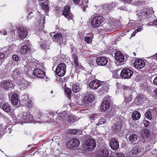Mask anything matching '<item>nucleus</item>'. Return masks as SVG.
Instances as JSON below:
<instances>
[{"mask_svg": "<svg viewBox=\"0 0 157 157\" xmlns=\"http://www.w3.org/2000/svg\"><path fill=\"white\" fill-rule=\"evenodd\" d=\"M94 99V96L92 94H86L84 98V103L90 102L92 101Z\"/></svg>", "mask_w": 157, "mask_h": 157, "instance_id": "nucleus-25", "label": "nucleus"}, {"mask_svg": "<svg viewBox=\"0 0 157 157\" xmlns=\"http://www.w3.org/2000/svg\"><path fill=\"white\" fill-rule=\"evenodd\" d=\"M145 116L149 120L152 119L151 114L150 111H148L145 113Z\"/></svg>", "mask_w": 157, "mask_h": 157, "instance_id": "nucleus-39", "label": "nucleus"}, {"mask_svg": "<svg viewBox=\"0 0 157 157\" xmlns=\"http://www.w3.org/2000/svg\"><path fill=\"white\" fill-rule=\"evenodd\" d=\"M17 81L20 89L21 90L24 89L29 84V82L25 80L22 77L17 79Z\"/></svg>", "mask_w": 157, "mask_h": 157, "instance_id": "nucleus-10", "label": "nucleus"}, {"mask_svg": "<svg viewBox=\"0 0 157 157\" xmlns=\"http://www.w3.org/2000/svg\"><path fill=\"white\" fill-rule=\"evenodd\" d=\"M122 1L125 2L130 3L132 2V0H122Z\"/></svg>", "mask_w": 157, "mask_h": 157, "instance_id": "nucleus-61", "label": "nucleus"}, {"mask_svg": "<svg viewBox=\"0 0 157 157\" xmlns=\"http://www.w3.org/2000/svg\"><path fill=\"white\" fill-rule=\"evenodd\" d=\"M48 1L47 0L46 1L45 3H42L41 4V5L42 6L43 9L45 10H47L49 9L48 6Z\"/></svg>", "mask_w": 157, "mask_h": 157, "instance_id": "nucleus-36", "label": "nucleus"}, {"mask_svg": "<svg viewBox=\"0 0 157 157\" xmlns=\"http://www.w3.org/2000/svg\"><path fill=\"white\" fill-rule=\"evenodd\" d=\"M32 13H33L32 12H31L29 14V15L28 16V20L30 19L32 17V16L31 15V14Z\"/></svg>", "mask_w": 157, "mask_h": 157, "instance_id": "nucleus-55", "label": "nucleus"}, {"mask_svg": "<svg viewBox=\"0 0 157 157\" xmlns=\"http://www.w3.org/2000/svg\"><path fill=\"white\" fill-rule=\"evenodd\" d=\"M141 135L144 138H148L150 135V131L147 129H144L142 132Z\"/></svg>", "mask_w": 157, "mask_h": 157, "instance_id": "nucleus-28", "label": "nucleus"}, {"mask_svg": "<svg viewBox=\"0 0 157 157\" xmlns=\"http://www.w3.org/2000/svg\"><path fill=\"white\" fill-rule=\"evenodd\" d=\"M108 29H114V25H109V27L107 28Z\"/></svg>", "mask_w": 157, "mask_h": 157, "instance_id": "nucleus-54", "label": "nucleus"}, {"mask_svg": "<svg viewBox=\"0 0 157 157\" xmlns=\"http://www.w3.org/2000/svg\"><path fill=\"white\" fill-rule=\"evenodd\" d=\"M3 110L7 113H10L11 109L10 105L7 103H4L2 106Z\"/></svg>", "mask_w": 157, "mask_h": 157, "instance_id": "nucleus-31", "label": "nucleus"}, {"mask_svg": "<svg viewBox=\"0 0 157 157\" xmlns=\"http://www.w3.org/2000/svg\"><path fill=\"white\" fill-rule=\"evenodd\" d=\"M133 73L132 70L129 69L124 68L122 70L120 75L123 79H129L132 76Z\"/></svg>", "mask_w": 157, "mask_h": 157, "instance_id": "nucleus-7", "label": "nucleus"}, {"mask_svg": "<svg viewBox=\"0 0 157 157\" xmlns=\"http://www.w3.org/2000/svg\"><path fill=\"white\" fill-rule=\"evenodd\" d=\"M133 4L134 5H139L141 4V2H136L133 3Z\"/></svg>", "mask_w": 157, "mask_h": 157, "instance_id": "nucleus-58", "label": "nucleus"}, {"mask_svg": "<svg viewBox=\"0 0 157 157\" xmlns=\"http://www.w3.org/2000/svg\"><path fill=\"white\" fill-rule=\"evenodd\" d=\"M22 58H23V59L27 63H28V60H28V62H29V58L28 57V56H27V57H23Z\"/></svg>", "mask_w": 157, "mask_h": 157, "instance_id": "nucleus-47", "label": "nucleus"}, {"mask_svg": "<svg viewBox=\"0 0 157 157\" xmlns=\"http://www.w3.org/2000/svg\"><path fill=\"white\" fill-rule=\"evenodd\" d=\"M153 58H155V59L157 60V53L156 55L154 56Z\"/></svg>", "mask_w": 157, "mask_h": 157, "instance_id": "nucleus-63", "label": "nucleus"}, {"mask_svg": "<svg viewBox=\"0 0 157 157\" xmlns=\"http://www.w3.org/2000/svg\"><path fill=\"white\" fill-rule=\"evenodd\" d=\"M51 36L53 37L54 40L59 43L60 45L65 44V41L63 40V37L61 33H51Z\"/></svg>", "mask_w": 157, "mask_h": 157, "instance_id": "nucleus-5", "label": "nucleus"}, {"mask_svg": "<svg viewBox=\"0 0 157 157\" xmlns=\"http://www.w3.org/2000/svg\"><path fill=\"white\" fill-rule=\"evenodd\" d=\"M80 143L79 141L77 139L73 138L67 141V146L68 148L73 149L78 147Z\"/></svg>", "mask_w": 157, "mask_h": 157, "instance_id": "nucleus-6", "label": "nucleus"}, {"mask_svg": "<svg viewBox=\"0 0 157 157\" xmlns=\"http://www.w3.org/2000/svg\"><path fill=\"white\" fill-rule=\"evenodd\" d=\"M18 35L20 38L24 39L28 35V32L27 29L22 27L19 28L18 30Z\"/></svg>", "mask_w": 157, "mask_h": 157, "instance_id": "nucleus-11", "label": "nucleus"}, {"mask_svg": "<svg viewBox=\"0 0 157 157\" xmlns=\"http://www.w3.org/2000/svg\"><path fill=\"white\" fill-rule=\"evenodd\" d=\"M63 14L68 19H72L73 15L70 11V7L68 6L65 7L63 10Z\"/></svg>", "mask_w": 157, "mask_h": 157, "instance_id": "nucleus-14", "label": "nucleus"}, {"mask_svg": "<svg viewBox=\"0 0 157 157\" xmlns=\"http://www.w3.org/2000/svg\"><path fill=\"white\" fill-rule=\"evenodd\" d=\"M104 19L102 16L98 15L94 16L91 22V25L94 28L98 27L104 21Z\"/></svg>", "mask_w": 157, "mask_h": 157, "instance_id": "nucleus-3", "label": "nucleus"}, {"mask_svg": "<svg viewBox=\"0 0 157 157\" xmlns=\"http://www.w3.org/2000/svg\"><path fill=\"white\" fill-rule=\"evenodd\" d=\"M72 89L74 93H77L81 90L82 89V86L79 84L75 83L73 85Z\"/></svg>", "mask_w": 157, "mask_h": 157, "instance_id": "nucleus-27", "label": "nucleus"}, {"mask_svg": "<svg viewBox=\"0 0 157 157\" xmlns=\"http://www.w3.org/2000/svg\"><path fill=\"white\" fill-rule=\"evenodd\" d=\"M71 132L73 134H76L78 132V130L74 129H72L70 130Z\"/></svg>", "mask_w": 157, "mask_h": 157, "instance_id": "nucleus-45", "label": "nucleus"}, {"mask_svg": "<svg viewBox=\"0 0 157 157\" xmlns=\"http://www.w3.org/2000/svg\"><path fill=\"white\" fill-rule=\"evenodd\" d=\"M1 33L4 35H6L7 34V32L5 30H2L1 32Z\"/></svg>", "mask_w": 157, "mask_h": 157, "instance_id": "nucleus-59", "label": "nucleus"}, {"mask_svg": "<svg viewBox=\"0 0 157 157\" xmlns=\"http://www.w3.org/2000/svg\"><path fill=\"white\" fill-rule=\"evenodd\" d=\"M117 155L118 157H124V155L121 153H117Z\"/></svg>", "mask_w": 157, "mask_h": 157, "instance_id": "nucleus-50", "label": "nucleus"}, {"mask_svg": "<svg viewBox=\"0 0 157 157\" xmlns=\"http://www.w3.org/2000/svg\"><path fill=\"white\" fill-rule=\"evenodd\" d=\"M115 3L112 2L111 4L109 5V6L110 7V8L112 9V7L115 6Z\"/></svg>", "mask_w": 157, "mask_h": 157, "instance_id": "nucleus-52", "label": "nucleus"}, {"mask_svg": "<svg viewBox=\"0 0 157 157\" xmlns=\"http://www.w3.org/2000/svg\"><path fill=\"white\" fill-rule=\"evenodd\" d=\"M106 122L105 119L103 117H101L99 120L98 123H96V125L97 126H100L105 124Z\"/></svg>", "mask_w": 157, "mask_h": 157, "instance_id": "nucleus-35", "label": "nucleus"}, {"mask_svg": "<svg viewBox=\"0 0 157 157\" xmlns=\"http://www.w3.org/2000/svg\"><path fill=\"white\" fill-rule=\"evenodd\" d=\"M143 30V28L142 26H140L139 27V28L136 29V31L137 32H140Z\"/></svg>", "mask_w": 157, "mask_h": 157, "instance_id": "nucleus-46", "label": "nucleus"}, {"mask_svg": "<svg viewBox=\"0 0 157 157\" xmlns=\"http://www.w3.org/2000/svg\"><path fill=\"white\" fill-rule=\"evenodd\" d=\"M140 151L141 149L140 148V147L138 146H136L133 147L130 151L129 155L131 156L135 155H137L138 153Z\"/></svg>", "mask_w": 157, "mask_h": 157, "instance_id": "nucleus-22", "label": "nucleus"}, {"mask_svg": "<svg viewBox=\"0 0 157 157\" xmlns=\"http://www.w3.org/2000/svg\"><path fill=\"white\" fill-rule=\"evenodd\" d=\"M66 66L63 63H61L57 66L55 71L56 74L59 77L63 76L66 72Z\"/></svg>", "mask_w": 157, "mask_h": 157, "instance_id": "nucleus-4", "label": "nucleus"}, {"mask_svg": "<svg viewBox=\"0 0 157 157\" xmlns=\"http://www.w3.org/2000/svg\"><path fill=\"white\" fill-rule=\"evenodd\" d=\"M68 121L70 123H73L76 120L75 117L73 116H71L70 117H68Z\"/></svg>", "mask_w": 157, "mask_h": 157, "instance_id": "nucleus-38", "label": "nucleus"}, {"mask_svg": "<svg viewBox=\"0 0 157 157\" xmlns=\"http://www.w3.org/2000/svg\"><path fill=\"white\" fill-rule=\"evenodd\" d=\"M23 102L26 106L31 107V100L29 98L28 95L24 94L22 96Z\"/></svg>", "mask_w": 157, "mask_h": 157, "instance_id": "nucleus-19", "label": "nucleus"}, {"mask_svg": "<svg viewBox=\"0 0 157 157\" xmlns=\"http://www.w3.org/2000/svg\"><path fill=\"white\" fill-rule=\"evenodd\" d=\"M152 23L154 24V25H155L157 27V19L154 20L152 22Z\"/></svg>", "mask_w": 157, "mask_h": 157, "instance_id": "nucleus-53", "label": "nucleus"}, {"mask_svg": "<svg viewBox=\"0 0 157 157\" xmlns=\"http://www.w3.org/2000/svg\"><path fill=\"white\" fill-rule=\"evenodd\" d=\"M96 146V142L93 139H89L85 141L84 142V146L86 151L91 154L93 150L94 149Z\"/></svg>", "mask_w": 157, "mask_h": 157, "instance_id": "nucleus-2", "label": "nucleus"}, {"mask_svg": "<svg viewBox=\"0 0 157 157\" xmlns=\"http://www.w3.org/2000/svg\"><path fill=\"white\" fill-rule=\"evenodd\" d=\"M85 41L87 44H90L92 42V40L91 37L88 36L86 37L85 38Z\"/></svg>", "mask_w": 157, "mask_h": 157, "instance_id": "nucleus-41", "label": "nucleus"}, {"mask_svg": "<svg viewBox=\"0 0 157 157\" xmlns=\"http://www.w3.org/2000/svg\"><path fill=\"white\" fill-rule=\"evenodd\" d=\"M5 55L3 53H0V60H1L4 59Z\"/></svg>", "mask_w": 157, "mask_h": 157, "instance_id": "nucleus-49", "label": "nucleus"}, {"mask_svg": "<svg viewBox=\"0 0 157 157\" xmlns=\"http://www.w3.org/2000/svg\"><path fill=\"white\" fill-rule=\"evenodd\" d=\"M153 82L155 85H157V76L155 78Z\"/></svg>", "mask_w": 157, "mask_h": 157, "instance_id": "nucleus-56", "label": "nucleus"}, {"mask_svg": "<svg viewBox=\"0 0 157 157\" xmlns=\"http://www.w3.org/2000/svg\"><path fill=\"white\" fill-rule=\"evenodd\" d=\"M68 157H75V155L71 153L68 156Z\"/></svg>", "mask_w": 157, "mask_h": 157, "instance_id": "nucleus-60", "label": "nucleus"}, {"mask_svg": "<svg viewBox=\"0 0 157 157\" xmlns=\"http://www.w3.org/2000/svg\"><path fill=\"white\" fill-rule=\"evenodd\" d=\"M74 63L75 64V65L78 66L79 65V64L78 63L77 57L76 56H74Z\"/></svg>", "mask_w": 157, "mask_h": 157, "instance_id": "nucleus-43", "label": "nucleus"}, {"mask_svg": "<svg viewBox=\"0 0 157 157\" xmlns=\"http://www.w3.org/2000/svg\"><path fill=\"white\" fill-rule=\"evenodd\" d=\"M66 113L65 111L59 114L57 117V121L62 119L63 117L66 116Z\"/></svg>", "mask_w": 157, "mask_h": 157, "instance_id": "nucleus-37", "label": "nucleus"}, {"mask_svg": "<svg viewBox=\"0 0 157 157\" xmlns=\"http://www.w3.org/2000/svg\"><path fill=\"white\" fill-rule=\"evenodd\" d=\"M149 124H150V123H149V122L148 121H145L144 122V125L146 127L148 126L149 125Z\"/></svg>", "mask_w": 157, "mask_h": 157, "instance_id": "nucleus-51", "label": "nucleus"}, {"mask_svg": "<svg viewBox=\"0 0 157 157\" xmlns=\"http://www.w3.org/2000/svg\"><path fill=\"white\" fill-rule=\"evenodd\" d=\"M140 113L137 111H134L132 114V117L133 120L136 121L138 120L140 117Z\"/></svg>", "mask_w": 157, "mask_h": 157, "instance_id": "nucleus-29", "label": "nucleus"}, {"mask_svg": "<svg viewBox=\"0 0 157 157\" xmlns=\"http://www.w3.org/2000/svg\"><path fill=\"white\" fill-rule=\"evenodd\" d=\"M12 58L14 61H17L18 60L19 57L17 55H14L13 56Z\"/></svg>", "mask_w": 157, "mask_h": 157, "instance_id": "nucleus-44", "label": "nucleus"}, {"mask_svg": "<svg viewBox=\"0 0 157 157\" xmlns=\"http://www.w3.org/2000/svg\"><path fill=\"white\" fill-rule=\"evenodd\" d=\"M110 107L109 102L107 101H104L102 103L101 107V109L102 111L105 112Z\"/></svg>", "mask_w": 157, "mask_h": 157, "instance_id": "nucleus-23", "label": "nucleus"}, {"mask_svg": "<svg viewBox=\"0 0 157 157\" xmlns=\"http://www.w3.org/2000/svg\"><path fill=\"white\" fill-rule=\"evenodd\" d=\"M75 3H78L80 0H72Z\"/></svg>", "mask_w": 157, "mask_h": 157, "instance_id": "nucleus-62", "label": "nucleus"}, {"mask_svg": "<svg viewBox=\"0 0 157 157\" xmlns=\"http://www.w3.org/2000/svg\"><path fill=\"white\" fill-rule=\"evenodd\" d=\"M96 61L98 65L104 66L108 63V60L105 57H101L98 58Z\"/></svg>", "mask_w": 157, "mask_h": 157, "instance_id": "nucleus-17", "label": "nucleus"}, {"mask_svg": "<svg viewBox=\"0 0 157 157\" xmlns=\"http://www.w3.org/2000/svg\"><path fill=\"white\" fill-rule=\"evenodd\" d=\"M88 0H84L83 1H79V2L78 3H77V4H78L82 6L83 7V10L84 11H85V8L87 7L88 5Z\"/></svg>", "mask_w": 157, "mask_h": 157, "instance_id": "nucleus-34", "label": "nucleus"}, {"mask_svg": "<svg viewBox=\"0 0 157 157\" xmlns=\"http://www.w3.org/2000/svg\"><path fill=\"white\" fill-rule=\"evenodd\" d=\"M71 90L69 88H66L65 89V94L68 98H70L71 96Z\"/></svg>", "mask_w": 157, "mask_h": 157, "instance_id": "nucleus-40", "label": "nucleus"}, {"mask_svg": "<svg viewBox=\"0 0 157 157\" xmlns=\"http://www.w3.org/2000/svg\"><path fill=\"white\" fill-rule=\"evenodd\" d=\"M137 33L136 31V30H135L133 33L132 34L131 37L130 38V39L131 37L133 36H135L136 33Z\"/></svg>", "mask_w": 157, "mask_h": 157, "instance_id": "nucleus-57", "label": "nucleus"}, {"mask_svg": "<svg viewBox=\"0 0 157 157\" xmlns=\"http://www.w3.org/2000/svg\"><path fill=\"white\" fill-rule=\"evenodd\" d=\"M50 44V43H47L43 40L41 41L40 45L42 48L44 50H47L49 49Z\"/></svg>", "mask_w": 157, "mask_h": 157, "instance_id": "nucleus-30", "label": "nucleus"}, {"mask_svg": "<svg viewBox=\"0 0 157 157\" xmlns=\"http://www.w3.org/2000/svg\"><path fill=\"white\" fill-rule=\"evenodd\" d=\"M44 115V114L43 113L41 112H39L37 113L36 116L38 118L40 119V118H42V117Z\"/></svg>", "mask_w": 157, "mask_h": 157, "instance_id": "nucleus-42", "label": "nucleus"}, {"mask_svg": "<svg viewBox=\"0 0 157 157\" xmlns=\"http://www.w3.org/2000/svg\"><path fill=\"white\" fill-rule=\"evenodd\" d=\"M133 65L136 69L140 70L144 67L145 63L143 60H137L135 61L133 63Z\"/></svg>", "mask_w": 157, "mask_h": 157, "instance_id": "nucleus-12", "label": "nucleus"}, {"mask_svg": "<svg viewBox=\"0 0 157 157\" xmlns=\"http://www.w3.org/2000/svg\"><path fill=\"white\" fill-rule=\"evenodd\" d=\"M1 84L6 89H8L12 86V82L10 80L4 81L2 82Z\"/></svg>", "mask_w": 157, "mask_h": 157, "instance_id": "nucleus-26", "label": "nucleus"}, {"mask_svg": "<svg viewBox=\"0 0 157 157\" xmlns=\"http://www.w3.org/2000/svg\"><path fill=\"white\" fill-rule=\"evenodd\" d=\"M127 93H125V101L123 103V104L124 105L125 103L126 105H127L128 104V102L130 101L131 100V96L132 95L130 94L128 96L127 95Z\"/></svg>", "mask_w": 157, "mask_h": 157, "instance_id": "nucleus-33", "label": "nucleus"}, {"mask_svg": "<svg viewBox=\"0 0 157 157\" xmlns=\"http://www.w3.org/2000/svg\"><path fill=\"white\" fill-rule=\"evenodd\" d=\"M136 13L138 19L141 21L143 19H148L154 17V11L151 9L148 11L147 9L144 8L136 11Z\"/></svg>", "mask_w": 157, "mask_h": 157, "instance_id": "nucleus-1", "label": "nucleus"}, {"mask_svg": "<svg viewBox=\"0 0 157 157\" xmlns=\"http://www.w3.org/2000/svg\"><path fill=\"white\" fill-rule=\"evenodd\" d=\"M21 120L24 121L26 122H29L33 121L32 116L28 112H23L21 116Z\"/></svg>", "mask_w": 157, "mask_h": 157, "instance_id": "nucleus-9", "label": "nucleus"}, {"mask_svg": "<svg viewBox=\"0 0 157 157\" xmlns=\"http://www.w3.org/2000/svg\"><path fill=\"white\" fill-rule=\"evenodd\" d=\"M11 100L12 103L14 105H16L18 102V98L17 95L15 94H12L10 95Z\"/></svg>", "mask_w": 157, "mask_h": 157, "instance_id": "nucleus-24", "label": "nucleus"}, {"mask_svg": "<svg viewBox=\"0 0 157 157\" xmlns=\"http://www.w3.org/2000/svg\"><path fill=\"white\" fill-rule=\"evenodd\" d=\"M29 42V41H27L25 43L27 44ZM29 44H28V45H23L21 48L20 50V52L22 54H26L29 52L30 48Z\"/></svg>", "mask_w": 157, "mask_h": 157, "instance_id": "nucleus-18", "label": "nucleus"}, {"mask_svg": "<svg viewBox=\"0 0 157 157\" xmlns=\"http://www.w3.org/2000/svg\"><path fill=\"white\" fill-rule=\"evenodd\" d=\"M90 87L92 89H96L100 86L101 84V82L98 80H93L91 81L89 84Z\"/></svg>", "mask_w": 157, "mask_h": 157, "instance_id": "nucleus-13", "label": "nucleus"}, {"mask_svg": "<svg viewBox=\"0 0 157 157\" xmlns=\"http://www.w3.org/2000/svg\"><path fill=\"white\" fill-rule=\"evenodd\" d=\"M22 71L19 68L17 67L14 70L11 75L13 77L17 78L18 79L22 77L21 76H22Z\"/></svg>", "mask_w": 157, "mask_h": 157, "instance_id": "nucleus-15", "label": "nucleus"}, {"mask_svg": "<svg viewBox=\"0 0 157 157\" xmlns=\"http://www.w3.org/2000/svg\"><path fill=\"white\" fill-rule=\"evenodd\" d=\"M34 75L39 78H44L45 74L44 71L40 68H36L33 71Z\"/></svg>", "mask_w": 157, "mask_h": 157, "instance_id": "nucleus-16", "label": "nucleus"}, {"mask_svg": "<svg viewBox=\"0 0 157 157\" xmlns=\"http://www.w3.org/2000/svg\"><path fill=\"white\" fill-rule=\"evenodd\" d=\"M109 145L111 148L115 150L117 149L119 147L118 142L114 139H112L110 140Z\"/></svg>", "mask_w": 157, "mask_h": 157, "instance_id": "nucleus-21", "label": "nucleus"}, {"mask_svg": "<svg viewBox=\"0 0 157 157\" xmlns=\"http://www.w3.org/2000/svg\"><path fill=\"white\" fill-rule=\"evenodd\" d=\"M97 115H93L91 116L90 118L91 120H93V119H95L96 118H97Z\"/></svg>", "mask_w": 157, "mask_h": 157, "instance_id": "nucleus-48", "label": "nucleus"}, {"mask_svg": "<svg viewBox=\"0 0 157 157\" xmlns=\"http://www.w3.org/2000/svg\"><path fill=\"white\" fill-rule=\"evenodd\" d=\"M115 58L116 60L119 63L124 61V58L123 55L120 51L117 52L115 55Z\"/></svg>", "mask_w": 157, "mask_h": 157, "instance_id": "nucleus-20", "label": "nucleus"}, {"mask_svg": "<svg viewBox=\"0 0 157 157\" xmlns=\"http://www.w3.org/2000/svg\"><path fill=\"white\" fill-rule=\"evenodd\" d=\"M138 138V136L135 134H133L131 135L129 137V141L133 143L136 141Z\"/></svg>", "mask_w": 157, "mask_h": 157, "instance_id": "nucleus-32", "label": "nucleus"}, {"mask_svg": "<svg viewBox=\"0 0 157 157\" xmlns=\"http://www.w3.org/2000/svg\"><path fill=\"white\" fill-rule=\"evenodd\" d=\"M109 155V152L108 149L104 147H101L96 152V156L101 157H108Z\"/></svg>", "mask_w": 157, "mask_h": 157, "instance_id": "nucleus-8", "label": "nucleus"}, {"mask_svg": "<svg viewBox=\"0 0 157 157\" xmlns=\"http://www.w3.org/2000/svg\"><path fill=\"white\" fill-rule=\"evenodd\" d=\"M154 91L157 95V89H155Z\"/></svg>", "mask_w": 157, "mask_h": 157, "instance_id": "nucleus-64", "label": "nucleus"}]
</instances>
